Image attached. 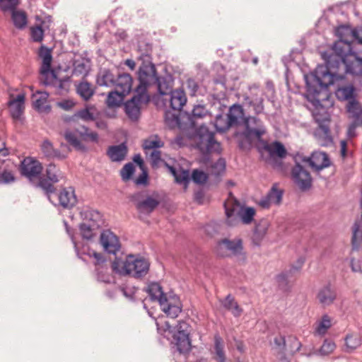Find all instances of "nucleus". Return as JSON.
I'll use <instances>...</instances> for the list:
<instances>
[{
  "instance_id": "obj_42",
  "label": "nucleus",
  "mask_w": 362,
  "mask_h": 362,
  "mask_svg": "<svg viewBox=\"0 0 362 362\" xmlns=\"http://www.w3.org/2000/svg\"><path fill=\"white\" fill-rule=\"evenodd\" d=\"M163 146V142L157 136H151L148 137L144 140L143 144V147L146 151V154H148V151L158 149Z\"/></svg>"
},
{
  "instance_id": "obj_49",
  "label": "nucleus",
  "mask_w": 362,
  "mask_h": 362,
  "mask_svg": "<svg viewBox=\"0 0 362 362\" xmlns=\"http://www.w3.org/2000/svg\"><path fill=\"white\" fill-rule=\"evenodd\" d=\"M336 348L335 343L330 339H325L321 347L315 352V354H319L320 356H327L332 354Z\"/></svg>"
},
{
  "instance_id": "obj_45",
  "label": "nucleus",
  "mask_w": 362,
  "mask_h": 362,
  "mask_svg": "<svg viewBox=\"0 0 362 362\" xmlns=\"http://www.w3.org/2000/svg\"><path fill=\"white\" fill-rule=\"evenodd\" d=\"M97 82L99 86H115V78L112 73L105 70L98 76Z\"/></svg>"
},
{
  "instance_id": "obj_43",
  "label": "nucleus",
  "mask_w": 362,
  "mask_h": 362,
  "mask_svg": "<svg viewBox=\"0 0 362 362\" xmlns=\"http://www.w3.org/2000/svg\"><path fill=\"white\" fill-rule=\"evenodd\" d=\"M84 222L90 225L95 223L98 225V228H100L103 223L102 215L98 211L88 210L85 212Z\"/></svg>"
},
{
  "instance_id": "obj_55",
  "label": "nucleus",
  "mask_w": 362,
  "mask_h": 362,
  "mask_svg": "<svg viewBox=\"0 0 362 362\" xmlns=\"http://www.w3.org/2000/svg\"><path fill=\"white\" fill-rule=\"evenodd\" d=\"M134 172V166L132 163L124 165L120 171V175L123 180H129Z\"/></svg>"
},
{
  "instance_id": "obj_24",
  "label": "nucleus",
  "mask_w": 362,
  "mask_h": 362,
  "mask_svg": "<svg viewBox=\"0 0 362 362\" xmlns=\"http://www.w3.org/2000/svg\"><path fill=\"white\" fill-rule=\"evenodd\" d=\"M226 116L229 121V124H231L232 127L238 125L241 121L244 122V119L246 118L244 117L243 108L240 105H232Z\"/></svg>"
},
{
  "instance_id": "obj_57",
  "label": "nucleus",
  "mask_w": 362,
  "mask_h": 362,
  "mask_svg": "<svg viewBox=\"0 0 362 362\" xmlns=\"http://www.w3.org/2000/svg\"><path fill=\"white\" fill-rule=\"evenodd\" d=\"M192 178L197 184H204L208 179V175L202 170H194L192 172Z\"/></svg>"
},
{
  "instance_id": "obj_50",
  "label": "nucleus",
  "mask_w": 362,
  "mask_h": 362,
  "mask_svg": "<svg viewBox=\"0 0 362 362\" xmlns=\"http://www.w3.org/2000/svg\"><path fill=\"white\" fill-rule=\"evenodd\" d=\"M354 91L353 86L339 87L336 91V95L339 100H349L352 98Z\"/></svg>"
},
{
  "instance_id": "obj_41",
  "label": "nucleus",
  "mask_w": 362,
  "mask_h": 362,
  "mask_svg": "<svg viewBox=\"0 0 362 362\" xmlns=\"http://www.w3.org/2000/svg\"><path fill=\"white\" fill-rule=\"evenodd\" d=\"M12 13L11 18L15 27L18 29H23L27 24V16L23 11H17L16 9L11 11Z\"/></svg>"
},
{
  "instance_id": "obj_23",
  "label": "nucleus",
  "mask_w": 362,
  "mask_h": 362,
  "mask_svg": "<svg viewBox=\"0 0 362 362\" xmlns=\"http://www.w3.org/2000/svg\"><path fill=\"white\" fill-rule=\"evenodd\" d=\"M317 298L322 306H328L334 303L337 298L336 291L329 286L322 288L317 296Z\"/></svg>"
},
{
  "instance_id": "obj_46",
  "label": "nucleus",
  "mask_w": 362,
  "mask_h": 362,
  "mask_svg": "<svg viewBox=\"0 0 362 362\" xmlns=\"http://www.w3.org/2000/svg\"><path fill=\"white\" fill-rule=\"evenodd\" d=\"M223 341L221 337L216 335L214 337V350L216 359L219 362H225V354L223 351Z\"/></svg>"
},
{
  "instance_id": "obj_47",
  "label": "nucleus",
  "mask_w": 362,
  "mask_h": 362,
  "mask_svg": "<svg viewBox=\"0 0 362 362\" xmlns=\"http://www.w3.org/2000/svg\"><path fill=\"white\" fill-rule=\"evenodd\" d=\"M124 97V95L116 90L112 91L107 95L106 104L110 107L119 106Z\"/></svg>"
},
{
  "instance_id": "obj_54",
  "label": "nucleus",
  "mask_w": 362,
  "mask_h": 362,
  "mask_svg": "<svg viewBox=\"0 0 362 362\" xmlns=\"http://www.w3.org/2000/svg\"><path fill=\"white\" fill-rule=\"evenodd\" d=\"M19 3V0H0V8L4 12L11 11L16 8Z\"/></svg>"
},
{
  "instance_id": "obj_18",
  "label": "nucleus",
  "mask_w": 362,
  "mask_h": 362,
  "mask_svg": "<svg viewBox=\"0 0 362 362\" xmlns=\"http://www.w3.org/2000/svg\"><path fill=\"white\" fill-rule=\"evenodd\" d=\"M25 95L18 94L16 98L11 99L8 102L10 112L15 122H21L25 109Z\"/></svg>"
},
{
  "instance_id": "obj_6",
  "label": "nucleus",
  "mask_w": 362,
  "mask_h": 362,
  "mask_svg": "<svg viewBox=\"0 0 362 362\" xmlns=\"http://www.w3.org/2000/svg\"><path fill=\"white\" fill-rule=\"evenodd\" d=\"M197 146L202 153L221 152V144L214 139V135L205 126L197 131Z\"/></svg>"
},
{
  "instance_id": "obj_20",
  "label": "nucleus",
  "mask_w": 362,
  "mask_h": 362,
  "mask_svg": "<svg viewBox=\"0 0 362 362\" xmlns=\"http://www.w3.org/2000/svg\"><path fill=\"white\" fill-rule=\"evenodd\" d=\"M39 57L42 59V65L40 68L41 78H43L54 71L51 70L52 56L51 49L42 45L39 49Z\"/></svg>"
},
{
  "instance_id": "obj_58",
  "label": "nucleus",
  "mask_w": 362,
  "mask_h": 362,
  "mask_svg": "<svg viewBox=\"0 0 362 362\" xmlns=\"http://www.w3.org/2000/svg\"><path fill=\"white\" fill-rule=\"evenodd\" d=\"M208 111L204 105H195L192 110V116L194 118H203L206 116Z\"/></svg>"
},
{
  "instance_id": "obj_44",
  "label": "nucleus",
  "mask_w": 362,
  "mask_h": 362,
  "mask_svg": "<svg viewBox=\"0 0 362 362\" xmlns=\"http://www.w3.org/2000/svg\"><path fill=\"white\" fill-rule=\"evenodd\" d=\"M255 215V210L252 207L243 206L240 214L238 217V223L240 222L244 224H250L252 222Z\"/></svg>"
},
{
  "instance_id": "obj_1",
  "label": "nucleus",
  "mask_w": 362,
  "mask_h": 362,
  "mask_svg": "<svg viewBox=\"0 0 362 362\" xmlns=\"http://www.w3.org/2000/svg\"><path fill=\"white\" fill-rule=\"evenodd\" d=\"M339 40L333 46V53L327 60L326 70L320 69L316 72V79L321 86L327 87L342 79L344 74L362 75V59L352 51L351 43L355 40L362 45V29L352 30L341 27L337 30Z\"/></svg>"
},
{
  "instance_id": "obj_16",
  "label": "nucleus",
  "mask_w": 362,
  "mask_h": 362,
  "mask_svg": "<svg viewBox=\"0 0 362 362\" xmlns=\"http://www.w3.org/2000/svg\"><path fill=\"white\" fill-rule=\"evenodd\" d=\"M100 241L105 250L109 253L115 254L120 248L118 237L109 230L101 233Z\"/></svg>"
},
{
  "instance_id": "obj_53",
  "label": "nucleus",
  "mask_w": 362,
  "mask_h": 362,
  "mask_svg": "<svg viewBox=\"0 0 362 362\" xmlns=\"http://www.w3.org/2000/svg\"><path fill=\"white\" fill-rule=\"evenodd\" d=\"M16 180L14 173L11 170L4 169L0 171V184H10Z\"/></svg>"
},
{
  "instance_id": "obj_36",
  "label": "nucleus",
  "mask_w": 362,
  "mask_h": 362,
  "mask_svg": "<svg viewBox=\"0 0 362 362\" xmlns=\"http://www.w3.org/2000/svg\"><path fill=\"white\" fill-rule=\"evenodd\" d=\"M76 92L84 100H88L95 93L92 85L86 81L78 83L76 86Z\"/></svg>"
},
{
  "instance_id": "obj_10",
  "label": "nucleus",
  "mask_w": 362,
  "mask_h": 362,
  "mask_svg": "<svg viewBox=\"0 0 362 362\" xmlns=\"http://www.w3.org/2000/svg\"><path fill=\"white\" fill-rule=\"evenodd\" d=\"M42 164L36 158L25 157L21 163L20 171L23 176L30 180L37 179L42 173Z\"/></svg>"
},
{
  "instance_id": "obj_21",
  "label": "nucleus",
  "mask_w": 362,
  "mask_h": 362,
  "mask_svg": "<svg viewBox=\"0 0 362 362\" xmlns=\"http://www.w3.org/2000/svg\"><path fill=\"white\" fill-rule=\"evenodd\" d=\"M132 83L133 79L129 74H119L115 79V90L126 96L131 92Z\"/></svg>"
},
{
  "instance_id": "obj_52",
  "label": "nucleus",
  "mask_w": 362,
  "mask_h": 362,
  "mask_svg": "<svg viewBox=\"0 0 362 362\" xmlns=\"http://www.w3.org/2000/svg\"><path fill=\"white\" fill-rule=\"evenodd\" d=\"M346 109L349 113L352 115L353 117L358 118L362 111L359 103L355 100H349Z\"/></svg>"
},
{
  "instance_id": "obj_35",
  "label": "nucleus",
  "mask_w": 362,
  "mask_h": 362,
  "mask_svg": "<svg viewBox=\"0 0 362 362\" xmlns=\"http://www.w3.org/2000/svg\"><path fill=\"white\" fill-rule=\"evenodd\" d=\"M41 151L43 155L48 158H57L63 159L64 156H62L60 151L53 147L52 144L48 140H45L41 144Z\"/></svg>"
},
{
  "instance_id": "obj_11",
  "label": "nucleus",
  "mask_w": 362,
  "mask_h": 362,
  "mask_svg": "<svg viewBox=\"0 0 362 362\" xmlns=\"http://www.w3.org/2000/svg\"><path fill=\"white\" fill-rule=\"evenodd\" d=\"M243 206L232 193L230 192L228 199L224 202L226 221L228 225L236 226L238 224V217Z\"/></svg>"
},
{
  "instance_id": "obj_28",
  "label": "nucleus",
  "mask_w": 362,
  "mask_h": 362,
  "mask_svg": "<svg viewBox=\"0 0 362 362\" xmlns=\"http://www.w3.org/2000/svg\"><path fill=\"white\" fill-rule=\"evenodd\" d=\"M159 204V201L151 197H147L145 199L138 202L136 204L137 210L140 213L151 214Z\"/></svg>"
},
{
  "instance_id": "obj_12",
  "label": "nucleus",
  "mask_w": 362,
  "mask_h": 362,
  "mask_svg": "<svg viewBox=\"0 0 362 362\" xmlns=\"http://www.w3.org/2000/svg\"><path fill=\"white\" fill-rule=\"evenodd\" d=\"M296 165L291 171L294 182L301 189H306L311 185L312 178L310 173L301 165V157H296Z\"/></svg>"
},
{
  "instance_id": "obj_39",
  "label": "nucleus",
  "mask_w": 362,
  "mask_h": 362,
  "mask_svg": "<svg viewBox=\"0 0 362 362\" xmlns=\"http://www.w3.org/2000/svg\"><path fill=\"white\" fill-rule=\"evenodd\" d=\"M170 173L175 177V182L180 184H187L189 181V173L188 170H176L175 168L166 165Z\"/></svg>"
},
{
  "instance_id": "obj_56",
  "label": "nucleus",
  "mask_w": 362,
  "mask_h": 362,
  "mask_svg": "<svg viewBox=\"0 0 362 362\" xmlns=\"http://www.w3.org/2000/svg\"><path fill=\"white\" fill-rule=\"evenodd\" d=\"M64 137L66 140L74 147L78 149L82 148V144L81 141L78 139L75 133L67 131L64 134Z\"/></svg>"
},
{
  "instance_id": "obj_22",
  "label": "nucleus",
  "mask_w": 362,
  "mask_h": 362,
  "mask_svg": "<svg viewBox=\"0 0 362 362\" xmlns=\"http://www.w3.org/2000/svg\"><path fill=\"white\" fill-rule=\"evenodd\" d=\"M51 25V20L47 19L30 27V31L32 40L35 42H41L43 40L45 32L49 30Z\"/></svg>"
},
{
  "instance_id": "obj_19",
  "label": "nucleus",
  "mask_w": 362,
  "mask_h": 362,
  "mask_svg": "<svg viewBox=\"0 0 362 362\" xmlns=\"http://www.w3.org/2000/svg\"><path fill=\"white\" fill-rule=\"evenodd\" d=\"M282 191L274 185L268 194L259 200V205L263 209H268L273 204H279L282 199Z\"/></svg>"
},
{
  "instance_id": "obj_63",
  "label": "nucleus",
  "mask_w": 362,
  "mask_h": 362,
  "mask_svg": "<svg viewBox=\"0 0 362 362\" xmlns=\"http://www.w3.org/2000/svg\"><path fill=\"white\" fill-rule=\"evenodd\" d=\"M189 325L185 322H180L177 325V332L175 334H186L189 335Z\"/></svg>"
},
{
  "instance_id": "obj_48",
  "label": "nucleus",
  "mask_w": 362,
  "mask_h": 362,
  "mask_svg": "<svg viewBox=\"0 0 362 362\" xmlns=\"http://www.w3.org/2000/svg\"><path fill=\"white\" fill-rule=\"evenodd\" d=\"M77 134L81 136L83 141H90L98 142V135L94 132H91L88 128L82 126L76 129Z\"/></svg>"
},
{
  "instance_id": "obj_38",
  "label": "nucleus",
  "mask_w": 362,
  "mask_h": 362,
  "mask_svg": "<svg viewBox=\"0 0 362 362\" xmlns=\"http://www.w3.org/2000/svg\"><path fill=\"white\" fill-rule=\"evenodd\" d=\"M99 228H98V225L95 223L90 225V223L83 221L80 225L81 234L83 238L87 240H90L95 236Z\"/></svg>"
},
{
  "instance_id": "obj_64",
  "label": "nucleus",
  "mask_w": 362,
  "mask_h": 362,
  "mask_svg": "<svg viewBox=\"0 0 362 362\" xmlns=\"http://www.w3.org/2000/svg\"><path fill=\"white\" fill-rule=\"evenodd\" d=\"M57 105L65 110H69L74 106V103L69 100H65L57 103Z\"/></svg>"
},
{
  "instance_id": "obj_37",
  "label": "nucleus",
  "mask_w": 362,
  "mask_h": 362,
  "mask_svg": "<svg viewBox=\"0 0 362 362\" xmlns=\"http://www.w3.org/2000/svg\"><path fill=\"white\" fill-rule=\"evenodd\" d=\"M346 351L351 352L361 345V337L358 333L348 334L345 337Z\"/></svg>"
},
{
  "instance_id": "obj_8",
  "label": "nucleus",
  "mask_w": 362,
  "mask_h": 362,
  "mask_svg": "<svg viewBox=\"0 0 362 362\" xmlns=\"http://www.w3.org/2000/svg\"><path fill=\"white\" fill-rule=\"evenodd\" d=\"M244 135L248 140L260 141L262 136L266 133V128L263 122L255 117H247L244 119Z\"/></svg>"
},
{
  "instance_id": "obj_26",
  "label": "nucleus",
  "mask_w": 362,
  "mask_h": 362,
  "mask_svg": "<svg viewBox=\"0 0 362 362\" xmlns=\"http://www.w3.org/2000/svg\"><path fill=\"white\" fill-rule=\"evenodd\" d=\"M332 325V319L328 315H324L315 324L314 335L323 337Z\"/></svg>"
},
{
  "instance_id": "obj_62",
  "label": "nucleus",
  "mask_w": 362,
  "mask_h": 362,
  "mask_svg": "<svg viewBox=\"0 0 362 362\" xmlns=\"http://www.w3.org/2000/svg\"><path fill=\"white\" fill-rule=\"evenodd\" d=\"M186 84L188 90H189V94L194 95L199 88L197 82L194 79L189 78L187 81Z\"/></svg>"
},
{
  "instance_id": "obj_29",
  "label": "nucleus",
  "mask_w": 362,
  "mask_h": 362,
  "mask_svg": "<svg viewBox=\"0 0 362 362\" xmlns=\"http://www.w3.org/2000/svg\"><path fill=\"white\" fill-rule=\"evenodd\" d=\"M221 303V305L226 310L230 311L235 317H240L243 312V308L231 295H228Z\"/></svg>"
},
{
  "instance_id": "obj_9",
  "label": "nucleus",
  "mask_w": 362,
  "mask_h": 362,
  "mask_svg": "<svg viewBox=\"0 0 362 362\" xmlns=\"http://www.w3.org/2000/svg\"><path fill=\"white\" fill-rule=\"evenodd\" d=\"M64 175L59 168L54 163H49L45 170V177L39 180V186L47 193L53 192L55 189L54 184L63 179Z\"/></svg>"
},
{
  "instance_id": "obj_60",
  "label": "nucleus",
  "mask_w": 362,
  "mask_h": 362,
  "mask_svg": "<svg viewBox=\"0 0 362 362\" xmlns=\"http://www.w3.org/2000/svg\"><path fill=\"white\" fill-rule=\"evenodd\" d=\"M76 116L84 121H92L95 119L94 115L89 108L78 111Z\"/></svg>"
},
{
  "instance_id": "obj_32",
  "label": "nucleus",
  "mask_w": 362,
  "mask_h": 362,
  "mask_svg": "<svg viewBox=\"0 0 362 362\" xmlns=\"http://www.w3.org/2000/svg\"><path fill=\"white\" fill-rule=\"evenodd\" d=\"M127 147L124 144L109 147L107 155L112 161H121L127 154Z\"/></svg>"
},
{
  "instance_id": "obj_25",
  "label": "nucleus",
  "mask_w": 362,
  "mask_h": 362,
  "mask_svg": "<svg viewBox=\"0 0 362 362\" xmlns=\"http://www.w3.org/2000/svg\"><path fill=\"white\" fill-rule=\"evenodd\" d=\"M170 107L175 110H181L187 103L185 93L182 90L176 89L170 91Z\"/></svg>"
},
{
  "instance_id": "obj_59",
  "label": "nucleus",
  "mask_w": 362,
  "mask_h": 362,
  "mask_svg": "<svg viewBox=\"0 0 362 362\" xmlns=\"http://www.w3.org/2000/svg\"><path fill=\"white\" fill-rule=\"evenodd\" d=\"M225 161L223 159H218L211 166V174L215 175H219L225 170Z\"/></svg>"
},
{
  "instance_id": "obj_40",
  "label": "nucleus",
  "mask_w": 362,
  "mask_h": 362,
  "mask_svg": "<svg viewBox=\"0 0 362 362\" xmlns=\"http://www.w3.org/2000/svg\"><path fill=\"white\" fill-rule=\"evenodd\" d=\"M269 223L267 221H262L256 226L252 237L256 245H259L263 240L267 233Z\"/></svg>"
},
{
  "instance_id": "obj_7",
  "label": "nucleus",
  "mask_w": 362,
  "mask_h": 362,
  "mask_svg": "<svg viewBox=\"0 0 362 362\" xmlns=\"http://www.w3.org/2000/svg\"><path fill=\"white\" fill-rule=\"evenodd\" d=\"M262 154L266 162L274 168H280L279 160L286 157L287 151L281 142L274 141L264 146Z\"/></svg>"
},
{
  "instance_id": "obj_17",
  "label": "nucleus",
  "mask_w": 362,
  "mask_h": 362,
  "mask_svg": "<svg viewBox=\"0 0 362 362\" xmlns=\"http://www.w3.org/2000/svg\"><path fill=\"white\" fill-rule=\"evenodd\" d=\"M91 66L90 59L81 55H75L73 62L72 75L85 78L89 73Z\"/></svg>"
},
{
  "instance_id": "obj_27",
  "label": "nucleus",
  "mask_w": 362,
  "mask_h": 362,
  "mask_svg": "<svg viewBox=\"0 0 362 362\" xmlns=\"http://www.w3.org/2000/svg\"><path fill=\"white\" fill-rule=\"evenodd\" d=\"M49 94L47 92L37 91L33 95V105L35 109L40 112H49L51 109L48 105Z\"/></svg>"
},
{
  "instance_id": "obj_5",
  "label": "nucleus",
  "mask_w": 362,
  "mask_h": 362,
  "mask_svg": "<svg viewBox=\"0 0 362 362\" xmlns=\"http://www.w3.org/2000/svg\"><path fill=\"white\" fill-rule=\"evenodd\" d=\"M314 119L318 124V127L315 129L314 136L320 145L327 146L332 143V137L329 129L330 117L325 112L321 114L320 112L313 113Z\"/></svg>"
},
{
  "instance_id": "obj_3",
  "label": "nucleus",
  "mask_w": 362,
  "mask_h": 362,
  "mask_svg": "<svg viewBox=\"0 0 362 362\" xmlns=\"http://www.w3.org/2000/svg\"><path fill=\"white\" fill-rule=\"evenodd\" d=\"M146 292L152 300L158 301L162 310L171 318L177 317L181 312V303L179 298L175 295L167 296L158 283L149 284Z\"/></svg>"
},
{
  "instance_id": "obj_33",
  "label": "nucleus",
  "mask_w": 362,
  "mask_h": 362,
  "mask_svg": "<svg viewBox=\"0 0 362 362\" xmlns=\"http://www.w3.org/2000/svg\"><path fill=\"white\" fill-rule=\"evenodd\" d=\"M173 338L175 341L177 349L180 353H185L190 350L191 343L189 335H186V334H175Z\"/></svg>"
},
{
  "instance_id": "obj_14",
  "label": "nucleus",
  "mask_w": 362,
  "mask_h": 362,
  "mask_svg": "<svg viewBox=\"0 0 362 362\" xmlns=\"http://www.w3.org/2000/svg\"><path fill=\"white\" fill-rule=\"evenodd\" d=\"M243 243L240 239H223L218 243L217 253L221 256L238 255L242 253Z\"/></svg>"
},
{
  "instance_id": "obj_30",
  "label": "nucleus",
  "mask_w": 362,
  "mask_h": 362,
  "mask_svg": "<svg viewBox=\"0 0 362 362\" xmlns=\"http://www.w3.org/2000/svg\"><path fill=\"white\" fill-rule=\"evenodd\" d=\"M59 204L64 208L72 207L76 203L74 191L72 189H64L59 194Z\"/></svg>"
},
{
  "instance_id": "obj_31",
  "label": "nucleus",
  "mask_w": 362,
  "mask_h": 362,
  "mask_svg": "<svg viewBox=\"0 0 362 362\" xmlns=\"http://www.w3.org/2000/svg\"><path fill=\"white\" fill-rule=\"evenodd\" d=\"M41 82L46 85L55 88L57 89V92L59 94L62 93V90L64 89V83L61 79H59L54 72L49 74V75L41 78Z\"/></svg>"
},
{
  "instance_id": "obj_2",
  "label": "nucleus",
  "mask_w": 362,
  "mask_h": 362,
  "mask_svg": "<svg viewBox=\"0 0 362 362\" xmlns=\"http://www.w3.org/2000/svg\"><path fill=\"white\" fill-rule=\"evenodd\" d=\"M150 264L147 259L134 255H129L125 259L115 258L112 263V269L115 272L136 279L146 276Z\"/></svg>"
},
{
  "instance_id": "obj_34",
  "label": "nucleus",
  "mask_w": 362,
  "mask_h": 362,
  "mask_svg": "<svg viewBox=\"0 0 362 362\" xmlns=\"http://www.w3.org/2000/svg\"><path fill=\"white\" fill-rule=\"evenodd\" d=\"M263 102L264 99L262 94L259 95L256 93L252 98L249 96L245 97V105L253 107V110L256 114H259L263 112Z\"/></svg>"
},
{
  "instance_id": "obj_4",
  "label": "nucleus",
  "mask_w": 362,
  "mask_h": 362,
  "mask_svg": "<svg viewBox=\"0 0 362 362\" xmlns=\"http://www.w3.org/2000/svg\"><path fill=\"white\" fill-rule=\"evenodd\" d=\"M139 84L135 89V93L147 94V88L156 85L160 94H165L166 90H163V83L156 74V69L152 63L143 64L138 71Z\"/></svg>"
},
{
  "instance_id": "obj_13",
  "label": "nucleus",
  "mask_w": 362,
  "mask_h": 362,
  "mask_svg": "<svg viewBox=\"0 0 362 362\" xmlns=\"http://www.w3.org/2000/svg\"><path fill=\"white\" fill-rule=\"evenodd\" d=\"M150 98L148 94L135 93L132 100L125 103L126 114L131 119H137L140 115L141 106L147 104Z\"/></svg>"
},
{
  "instance_id": "obj_15",
  "label": "nucleus",
  "mask_w": 362,
  "mask_h": 362,
  "mask_svg": "<svg viewBox=\"0 0 362 362\" xmlns=\"http://www.w3.org/2000/svg\"><path fill=\"white\" fill-rule=\"evenodd\" d=\"M301 163L308 165L315 170H320L330 165L329 159L325 153L316 151L310 157L301 158Z\"/></svg>"
},
{
  "instance_id": "obj_51",
  "label": "nucleus",
  "mask_w": 362,
  "mask_h": 362,
  "mask_svg": "<svg viewBox=\"0 0 362 362\" xmlns=\"http://www.w3.org/2000/svg\"><path fill=\"white\" fill-rule=\"evenodd\" d=\"M228 119L227 116L223 117L219 115L216 117L215 121V127L218 132H224L227 131L230 127H231V124H229Z\"/></svg>"
},
{
  "instance_id": "obj_61",
  "label": "nucleus",
  "mask_w": 362,
  "mask_h": 362,
  "mask_svg": "<svg viewBox=\"0 0 362 362\" xmlns=\"http://www.w3.org/2000/svg\"><path fill=\"white\" fill-rule=\"evenodd\" d=\"M152 165H156L161 160V152L158 149L148 151V154Z\"/></svg>"
}]
</instances>
